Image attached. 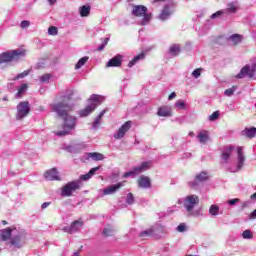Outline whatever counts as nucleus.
<instances>
[{
    "instance_id": "nucleus-1",
    "label": "nucleus",
    "mask_w": 256,
    "mask_h": 256,
    "mask_svg": "<svg viewBox=\"0 0 256 256\" xmlns=\"http://www.w3.org/2000/svg\"><path fill=\"white\" fill-rule=\"evenodd\" d=\"M27 239V233L23 230H17V228H6L1 232V241H9L12 247L16 249H21L23 243Z\"/></svg>"
},
{
    "instance_id": "nucleus-2",
    "label": "nucleus",
    "mask_w": 256,
    "mask_h": 256,
    "mask_svg": "<svg viewBox=\"0 0 256 256\" xmlns=\"http://www.w3.org/2000/svg\"><path fill=\"white\" fill-rule=\"evenodd\" d=\"M51 109L53 113H57L60 117L64 118V129H75L77 119L68 114V111H71V106L65 102H60L58 104H52Z\"/></svg>"
},
{
    "instance_id": "nucleus-3",
    "label": "nucleus",
    "mask_w": 256,
    "mask_h": 256,
    "mask_svg": "<svg viewBox=\"0 0 256 256\" xmlns=\"http://www.w3.org/2000/svg\"><path fill=\"white\" fill-rule=\"evenodd\" d=\"M233 153L237 154V166L234 169H231V173H237L243 169V165H245V155L243 154V147H238L235 149L234 146H226L222 151V160L224 163H227L231 157H233Z\"/></svg>"
},
{
    "instance_id": "nucleus-4",
    "label": "nucleus",
    "mask_w": 256,
    "mask_h": 256,
    "mask_svg": "<svg viewBox=\"0 0 256 256\" xmlns=\"http://www.w3.org/2000/svg\"><path fill=\"white\" fill-rule=\"evenodd\" d=\"M199 206V196L191 194L182 199V207L187 213L188 217H203V209L197 208Z\"/></svg>"
},
{
    "instance_id": "nucleus-5",
    "label": "nucleus",
    "mask_w": 256,
    "mask_h": 256,
    "mask_svg": "<svg viewBox=\"0 0 256 256\" xmlns=\"http://www.w3.org/2000/svg\"><path fill=\"white\" fill-rule=\"evenodd\" d=\"M26 53L27 52L25 50L21 49L13 50L11 52H4L0 54V65L2 63H9L15 59H21V57H25Z\"/></svg>"
},
{
    "instance_id": "nucleus-6",
    "label": "nucleus",
    "mask_w": 256,
    "mask_h": 256,
    "mask_svg": "<svg viewBox=\"0 0 256 256\" xmlns=\"http://www.w3.org/2000/svg\"><path fill=\"white\" fill-rule=\"evenodd\" d=\"M81 189V181L75 180L68 182L61 188L60 195L61 197H71L75 193V191H79Z\"/></svg>"
},
{
    "instance_id": "nucleus-7",
    "label": "nucleus",
    "mask_w": 256,
    "mask_h": 256,
    "mask_svg": "<svg viewBox=\"0 0 256 256\" xmlns=\"http://www.w3.org/2000/svg\"><path fill=\"white\" fill-rule=\"evenodd\" d=\"M151 169V162H142L141 165L134 167L131 171H128L123 174V178L127 179V177H137V175L144 173Z\"/></svg>"
},
{
    "instance_id": "nucleus-8",
    "label": "nucleus",
    "mask_w": 256,
    "mask_h": 256,
    "mask_svg": "<svg viewBox=\"0 0 256 256\" xmlns=\"http://www.w3.org/2000/svg\"><path fill=\"white\" fill-rule=\"evenodd\" d=\"M209 179V174L207 172H200L195 176V179L188 182V186L191 189H197L199 185L205 183Z\"/></svg>"
},
{
    "instance_id": "nucleus-9",
    "label": "nucleus",
    "mask_w": 256,
    "mask_h": 256,
    "mask_svg": "<svg viewBox=\"0 0 256 256\" xmlns=\"http://www.w3.org/2000/svg\"><path fill=\"white\" fill-rule=\"evenodd\" d=\"M125 185V182H118L114 185L107 186L105 189L100 190V197H105V195H115L121 187Z\"/></svg>"
},
{
    "instance_id": "nucleus-10",
    "label": "nucleus",
    "mask_w": 256,
    "mask_h": 256,
    "mask_svg": "<svg viewBox=\"0 0 256 256\" xmlns=\"http://www.w3.org/2000/svg\"><path fill=\"white\" fill-rule=\"evenodd\" d=\"M29 111H31V107L29 106L28 101L20 102L17 106V119H23L29 115Z\"/></svg>"
},
{
    "instance_id": "nucleus-11",
    "label": "nucleus",
    "mask_w": 256,
    "mask_h": 256,
    "mask_svg": "<svg viewBox=\"0 0 256 256\" xmlns=\"http://www.w3.org/2000/svg\"><path fill=\"white\" fill-rule=\"evenodd\" d=\"M81 227H83V221L76 220L72 222L70 226H66L63 228L64 233H77L78 231H81Z\"/></svg>"
},
{
    "instance_id": "nucleus-12",
    "label": "nucleus",
    "mask_w": 256,
    "mask_h": 256,
    "mask_svg": "<svg viewBox=\"0 0 256 256\" xmlns=\"http://www.w3.org/2000/svg\"><path fill=\"white\" fill-rule=\"evenodd\" d=\"M46 181H61L57 168H52L44 173Z\"/></svg>"
},
{
    "instance_id": "nucleus-13",
    "label": "nucleus",
    "mask_w": 256,
    "mask_h": 256,
    "mask_svg": "<svg viewBox=\"0 0 256 256\" xmlns=\"http://www.w3.org/2000/svg\"><path fill=\"white\" fill-rule=\"evenodd\" d=\"M157 115L158 117H173V109L168 105L160 106Z\"/></svg>"
},
{
    "instance_id": "nucleus-14",
    "label": "nucleus",
    "mask_w": 256,
    "mask_h": 256,
    "mask_svg": "<svg viewBox=\"0 0 256 256\" xmlns=\"http://www.w3.org/2000/svg\"><path fill=\"white\" fill-rule=\"evenodd\" d=\"M121 65H123V56L121 54H117L107 62L106 67H121Z\"/></svg>"
},
{
    "instance_id": "nucleus-15",
    "label": "nucleus",
    "mask_w": 256,
    "mask_h": 256,
    "mask_svg": "<svg viewBox=\"0 0 256 256\" xmlns=\"http://www.w3.org/2000/svg\"><path fill=\"white\" fill-rule=\"evenodd\" d=\"M147 11L148 9L146 6L136 5V6H133L132 15H134V17H143V15L147 13Z\"/></svg>"
},
{
    "instance_id": "nucleus-16",
    "label": "nucleus",
    "mask_w": 256,
    "mask_h": 256,
    "mask_svg": "<svg viewBox=\"0 0 256 256\" xmlns=\"http://www.w3.org/2000/svg\"><path fill=\"white\" fill-rule=\"evenodd\" d=\"M138 186L141 189H149L151 187V179L147 176H140L138 179Z\"/></svg>"
},
{
    "instance_id": "nucleus-17",
    "label": "nucleus",
    "mask_w": 256,
    "mask_h": 256,
    "mask_svg": "<svg viewBox=\"0 0 256 256\" xmlns=\"http://www.w3.org/2000/svg\"><path fill=\"white\" fill-rule=\"evenodd\" d=\"M83 149H85V144H83V143L73 144V145L66 147V151H68V153H81V151H83Z\"/></svg>"
},
{
    "instance_id": "nucleus-18",
    "label": "nucleus",
    "mask_w": 256,
    "mask_h": 256,
    "mask_svg": "<svg viewBox=\"0 0 256 256\" xmlns=\"http://www.w3.org/2000/svg\"><path fill=\"white\" fill-rule=\"evenodd\" d=\"M96 108L97 106H95V104H91L87 106L85 109L80 110L79 115L80 117H87L88 115H91V113H93V111H95Z\"/></svg>"
},
{
    "instance_id": "nucleus-19",
    "label": "nucleus",
    "mask_w": 256,
    "mask_h": 256,
    "mask_svg": "<svg viewBox=\"0 0 256 256\" xmlns=\"http://www.w3.org/2000/svg\"><path fill=\"white\" fill-rule=\"evenodd\" d=\"M169 17H171V9L169 8V5H166L162 10L159 19H161V21H165L169 19Z\"/></svg>"
},
{
    "instance_id": "nucleus-20",
    "label": "nucleus",
    "mask_w": 256,
    "mask_h": 256,
    "mask_svg": "<svg viewBox=\"0 0 256 256\" xmlns=\"http://www.w3.org/2000/svg\"><path fill=\"white\" fill-rule=\"evenodd\" d=\"M27 89H29V85L27 83L21 84L16 93L17 99H21V97H23L25 93H27Z\"/></svg>"
},
{
    "instance_id": "nucleus-21",
    "label": "nucleus",
    "mask_w": 256,
    "mask_h": 256,
    "mask_svg": "<svg viewBox=\"0 0 256 256\" xmlns=\"http://www.w3.org/2000/svg\"><path fill=\"white\" fill-rule=\"evenodd\" d=\"M80 16L82 17H89L91 15V6L90 5H83L79 8Z\"/></svg>"
},
{
    "instance_id": "nucleus-22",
    "label": "nucleus",
    "mask_w": 256,
    "mask_h": 256,
    "mask_svg": "<svg viewBox=\"0 0 256 256\" xmlns=\"http://www.w3.org/2000/svg\"><path fill=\"white\" fill-rule=\"evenodd\" d=\"M198 139L200 143H207L209 141V132L207 131H200L198 133Z\"/></svg>"
},
{
    "instance_id": "nucleus-23",
    "label": "nucleus",
    "mask_w": 256,
    "mask_h": 256,
    "mask_svg": "<svg viewBox=\"0 0 256 256\" xmlns=\"http://www.w3.org/2000/svg\"><path fill=\"white\" fill-rule=\"evenodd\" d=\"M242 135L243 137H247V139H253L256 136V129H244Z\"/></svg>"
},
{
    "instance_id": "nucleus-24",
    "label": "nucleus",
    "mask_w": 256,
    "mask_h": 256,
    "mask_svg": "<svg viewBox=\"0 0 256 256\" xmlns=\"http://www.w3.org/2000/svg\"><path fill=\"white\" fill-rule=\"evenodd\" d=\"M90 159H93V161H103L105 159V156L99 152H93L87 154Z\"/></svg>"
},
{
    "instance_id": "nucleus-25",
    "label": "nucleus",
    "mask_w": 256,
    "mask_h": 256,
    "mask_svg": "<svg viewBox=\"0 0 256 256\" xmlns=\"http://www.w3.org/2000/svg\"><path fill=\"white\" fill-rule=\"evenodd\" d=\"M169 53H171V55H174L175 57H177V55H179V53H181V46H179V44L171 45L169 48Z\"/></svg>"
},
{
    "instance_id": "nucleus-26",
    "label": "nucleus",
    "mask_w": 256,
    "mask_h": 256,
    "mask_svg": "<svg viewBox=\"0 0 256 256\" xmlns=\"http://www.w3.org/2000/svg\"><path fill=\"white\" fill-rule=\"evenodd\" d=\"M141 59H145V53H140L137 56H135L129 63L128 67H133L137 61H141Z\"/></svg>"
},
{
    "instance_id": "nucleus-27",
    "label": "nucleus",
    "mask_w": 256,
    "mask_h": 256,
    "mask_svg": "<svg viewBox=\"0 0 256 256\" xmlns=\"http://www.w3.org/2000/svg\"><path fill=\"white\" fill-rule=\"evenodd\" d=\"M230 40L232 41V43L234 45H239V43H241V41H243V36L241 34H234V35L230 36Z\"/></svg>"
},
{
    "instance_id": "nucleus-28",
    "label": "nucleus",
    "mask_w": 256,
    "mask_h": 256,
    "mask_svg": "<svg viewBox=\"0 0 256 256\" xmlns=\"http://www.w3.org/2000/svg\"><path fill=\"white\" fill-rule=\"evenodd\" d=\"M209 214L212 215V217H217V215H219V206L212 204L209 208Z\"/></svg>"
},
{
    "instance_id": "nucleus-29",
    "label": "nucleus",
    "mask_w": 256,
    "mask_h": 256,
    "mask_svg": "<svg viewBox=\"0 0 256 256\" xmlns=\"http://www.w3.org/2000/svg\"><path fill=\"white\" fill-rule=\"evenodd\" d=\"M105 113H107V110H103L97 117V119L95 120L93 127L94 129H97V127H99V125L101 124V120L103 119V115H105Z\"/></svg>"
},
{
    "instance_id": "nucleus-30",
    "label": "nucleus",
    "mask_w": 256,
    "mask_h": 256,
    "mask_svg": "<svg viewBox=\"0 0 256 256\" xmlns=\"http://www.w3.org/2000/svg\"><path fill=\"white\" fill-rule=\"evenodd\" d=\"M142 17L140 25H148L149 21H151L152 15L151 13L146 12Z\"/></svg>"
},
{
    "instance_id": "nucleus-31",
    "label": "nucleus",
    "mask_w": 256,
    "mask_h": 256,
    "mask_svg": "<svg viewBox=\"0 0 256 256\" xmlns=\"http://www.w3.org/2000/svg\"><path fill=\"white\" fill-rule=\"evenodd\" d=\"M87 61H89V57L85 56L82 57L77 64L75 65V69H81V67H83V65H85V63H87Z\"/></svg>"
},
{
    "instance_id": "nucleus-32",
    "label": "nucleus",
    "mask_w": 256,
    "mask_h": 256,
    "mask_svg": "<svg viewBox=\"0 0 256 256\" xmlns=\"http://www.w3.org/2000/svg\"><path fill=\"white\" fill-rule=\"evenodd\" d=\"M113 233H115V229H113L111 226H107L103 230V235H105V237H111Z\"/></svg>"
},
{
    "instance_id": "nucleus-33",
    "label": "nucleus",
    "mask_w": 256,
    "mask_h": 256,
    "mask_svg": "<svg viewBox=\"0 0 256 256\" xmlns=\"http://www.w3.org/2000/svg\"><path fill=\"white\" fill-rule=\"evenodd\" d=\"M31 73V70H25L22 73H19L15 78L14 81H17L19 79H25V77H27V75H29Z\"/></svg>"
},
{
    "instance_id": "nucleus-34",
    "label": "nucleus",
    "mask_w": 256,
    "mask_h": 256,
    "mask_svg": "<svg viewBox=\"0 0 256 256\" xmlns=\"http://www.w3.org/2000/svg\"><path fill=\"white\" fill-rule=\"evenodd\" d=\"M175 107H176V109H182V110L187 109V105L185 104V101H183V100L176 101Z\"/></svg>"
},
{
    "instance_id": "nucleus-35",
    "label": "nucleus",
    "mask_w": 256,
    "mask_h": 256,
    "mask_svg": "<svg viewBox=\"0 0 256 256\" xmlns=\"http://www.w3.org/2000/svg\"><path fill=\"white\" fill-rule=\"evenodd\" d=\"M125 133H127V130L125 129H120L118 132L114 135L115 139H123L125 137Z\"/></svg>"
},
{
    "instance_id": "nucleus-36",
    "label": "nucleus",
    "mask_w": 256,
    "mask_h": 256,
    "mask_svg": "<svg viewBox=\"0 0 256 256\" xmlns=\"http://www.w3.org/2000/svg\"><path fill=\"white\" fill-rule=\"evenodd\" d=\"M57 137H65L69 135L71 132L69 130H58L54 132Z\"/></svg>"
},
{
    "instance_id": "nucleus-37",
    "label": "nucleus",
    "mask_w": 256,
    "mask_h": 256,
    "mask_svg": "<svg viewBox=\"0 0 256 256\" xmlns=\"http://www.w3.org/2000/svg\"><path fill=\"white\" fill-rule=\"evenodd\" d=\"M151 235H153V230L148 229L140 232L139 237H142V239H144V237H151Z\"/></svg>"
},
{
    "instance_id": "nucleus-38",
    "label": "nucleus",
    "mask_w": 256,
    "mask_h": 256,
    "mask_svg": "<svg viewBox=\"0 0 256 256\" xmlns=\"http://www.w3.org/2000/svg\"><path fill=\"white\" fill-rule=\"evenodd\" d=\"M221 115V113L219 112V110L213 112L210 116H209V121H217V119H219V116Z\"/></svg>"
},
{
    "instance_id": "nucleus-39",
    "label": "nucleus",
    "mask_w": 256,
    "mask_h": 256,
    "mask_svg": "<svg viewBox=\"0 0 256 256\" xmlns=\"http://www.w3.org/2000/svg\"><path fill=\"white\" fill-rule=\"evenodd\" d=\"M242 237L243 239H253V232H251V230H245L242 233Z\"/></svg>"
},
{
    "instance_id": "nucleus-40",
    "label": "nucleus",
    "mask_w": 256,
    "mask_h": 256,
    "mask_svg": "<svg viewBox=\"0 0 256 256\" xmlns=\"http://www.w3.org/2000/svg\"><path fill=\"white\" fill-rule=\"evenodd\" d=\"M236 89H237V86H233L230 89H226L224 92V95H226V97H231V95H233V93H235Z\"/></svg>"
},
{
    "instance_id": "nucleus-41",
    "label": "nucleus",
    "mask_w": 256,
    "mask_h": 256,
    "mask_svg": "<svg viewBox=\"0 0 256 256\" xmlns=\"http://www.w3.org/2000/svg\"><path fill=\"white\" fill-rule=\"evenodd\" d=\"M127 205H133L135 203V198L133 197V193H128L126 198Z\"/></svg>"
},
{
    "instance_id": "nucleus-42",
    "label": "nucleus",
    "mask_w": 256,
    "mask_h": 256,
    "mask_svg": "<svg viewBox=\"0 0 256 256\" xmlns=\"http://www.w3.org/2000/svg\"><path fill=\"white\" fill-rule=\"evenodd\" d=\"M176 230L179 233H185V231H187V225H185V223H181L177 226Z\"/></svg>"
},
{
    "instance_id": "nucleus-43",
    "label": "nucleus",
    "mask_w": 256,
    "mask_h": 256,
    "mask_svg": "<svg viewBox=\"0 0 256 256\" xmlns=\"http://www.w3.org/2000/svg\"><path fill=\"white\" fill-rule=\"evenodd\" d=\"M49 79H51V74L46 73L40 77L41 83H47L49 82Z\"/></svg>"
},
{
    "instance_id": "nucleus-44",
    "label": "nucleus",
    "mask_w": 256,
    "mask_h": 256,
    "mask_svg": "<svg viewBox=\"0 0 256 256\" xmlns=\"http://www.w3.org/2000/svg\"><path fill=\"white\" fill-rule=\"evenodd\" d=\"M57 33H59L57 27L55 26H50L48 28V35H57Z\"/></svg>"
},
{
    "instance_id": "nucleus-45",
    "label": "nucleus",
    "mask_w": 256,
    "mask_h": 256,
    "mask_svg": "<svg viewBox=\"0 0 256 256\" xmlns=\"http://www.w3.org/2000/svg\"><path fill=\"white\" fill-rule=\"evenodd\" d=\"M109 43V38H104V42L97 48V51H103L107 44Z\"/></svg>"
},
{
    "instance_id": "nucleus-46",
    "label": "nucleus",
    "mask_w": 256,
    "mask_h": 256,
    "mask_svg": "<svg viewBox=\"0 0 256 256\" xmlns=\"http://www.w3.org/2000/svg\"><path fill=\"white\" fill-rule=\"evenodd\" d=\"M193 77H195V79H199V77H201V68H196L193 72H192Z\"/></svg>"
},
{
    "instance_id": "nucleus-47",
    "label": "nucleus",
    "mask_w": 256,
    "mask_h": 256,
    "mask_svg": "<svg viewBox=\"0 0 256 256\" xmlns=\"http://www.w3.org/2000/svg\"><path fill=\"white\" fill-rule=\"evenodd\" d=\"M29 25H31V22H29V20H23V21L20 23L21 29H27V27H29Z\"/></svg>"
},
{
    "instance_id": "nucleus-48",
    "label": "nucleus",
    "mask_w": 256,
    "mask_h": 256,
    "mask_svg": "<svg viewBox=\"0 0 256 256\" xmlns=\"http://www.w3.org/2000/svg\"><path fill=\"white\" fill-rule=\"evenodd\" d=\"M133 126V122L132 121H127L125 122L120 129H131V127Z\"/></svg>"
},
{
    "instance_id": "nucleus-49",
    "label": "nucleus",
    "mask_w": 256,
    "mask_h": 256,
    "mask_svg": "<svg viewBox=\"0 0 256 256\" xmlns=\"http://www.w3.org/2000/svg\"><path fill=\"white\" fill-rule=\"evenodd\" d=\"M228 11L230 13H235L237 11V7L235 6V4L231 3L228 5Z\"/></svg>"
},
{
    "instance_id": "nucleus-50",
    "label": "nucleus",
    "mask_w": 256,
    "mask_h": 256,
    "mask_svg": "<svg viewBox=\"0 0 256 256\" xmlns=\"http://www.w3.org/2000/svg\"><path fill=\"white\" fill-rule=\"evenodd\" d=\"M99 169H101V166L94 167V168L90 169L88 174L90 175V177H93V175H95L96 171H99Z\"/></svg>"
},
{
    "instance_id": "nucleus-51",
    "label": "nucleus",
    "mask_w": 256,
    "mask_h": 256,
    "mask_svg": "<svg viewBox=\"0 0 256 256\" xmlns=\"http://www.w3.org/2000/svg\"><path fill=\"white\" fill-rule=\"evenodd\" d=\"M91 175L89 174V172L88 173H86V174H84V175H81L80 176V179H81V181H89V179H91Z\"/></svg>"
},
{
    "instance_id": "nucleus-52",
    "label": "nucleus",
    "mask_w": 256,
    "mask_h": 256,
    "mask_svg": "<svg viewBox=\"0 0 256 256\" xmlns=\"http://www.w3.org/2000/svg\"><path fill=\"white\" fill-rule=\"evenodd\" d=\"M239 201H240L239 198H234V199L228 200L227 203H228V205L233 206V205H237V203H239Z\"/></svg>"
},
{
    "instance_id": "nucleus-53",
    "label": "nucleus",
    "mask_w": 256,
    "mask_h": 256,
    "mask_svg": "<svg viewBox=\"0 0 256 256\" xmlns=\"http://www.w3.org/2000/svg\"><path fill=\"white\" fill-rule=\"evenodd\" d=\"M223 15V11H217L216 13L211 15V19H217V17H221Z\"/></svg>"
},
{
    "instance_id": "nucleus-54",
    "label": "nucleus",
    "mask_w": 256,
    "mask_h": 256,
    "mask_svg": "<svg viewBox=\"0 0 256 256\" xmlns=\"http://www.w3.org/2000/svg\"><path fill=\"white\" fill-rule=\"evenodd\" d=\"M175 97H177V93L172 92V93L168 96V101H173V99H175Z\"/></svg>"
},
{
    "instance_id": "nucleus-55",
    "label": "nucleus",
    "mask_w": 256,
    "mask_h": 256,
    "mask_svg": "<svg viewBox=\"0 0 256 256\" xmlns=\"http://www.w3.org/2000/svg\"><path fill=\"white\" fill-rule=\"evenodd\" d=\"M49 205H51V202H44L42 205H41V209H47L49 207Z\"/></svg>"
},
{
    "instance_id": "nucleus-56",
    "label": "nucleus",
    "mask_w": 256,
    "mask_h": 256,
    "mask_svg": "<svg viewBox=\"0 0 256 256\" xmlns=\"http://www.w3.org/2000/svg\"><path fill=\"white\" fill-rule=\"evenodd\" d=\"M249 219H256V209L250 213Z\"/></svg>"
},
{
    "instance_id": "nucleus-57",
    "label": "nucleus",
    "mask_w": 256,
    "mask_h": 256,
    "mask_svg": "<svg viewBox=\"0 0 256 256\" xmlns=\"http://www.w3.org/2000/svg\"><path fill=\"white\" fill-rule=\"evenodd\" d=\"M90 101H99V95H93L91 98H90Z\"/></svg>"
},
{
    "instance_id": "nucleus-58",
    "label": "nucleus",
    "mask_w": 256,
    "mask_h": 256,
    "mask_svg": "<svg viewBox=\"0 0 256 256\" xmlns=\"http://www.w3.org/2000/svg\"><path fill=\"white\" fill-rule=\"evenodd\" d=\"M250 199L252 201H256V192L250 196Z\"/></svg>"
},
{
    "instance_id": "nucleus-59",
    "label": "nucleus",
    "mask_w": 256,
    "mask_h": 256,
    "mask_svg": "<svg viewBox=\"0 0 256 256\" xmlns=\"http://www.w3.org/2000/svg\"><path fill=\"white\" fill-rule=\"evenodd\" d=\"M50 5H55V3H57V0H48Z\"/></svg>"
},
{
    "instance_id": "nucleus-60",
    "label": "nucleus",
    "mask_w": 256,
    "mask_h": 256,
    "mask_svg": "<svg viewBox=\"0 0 256 256\" xmlns=\"http://www.w3.org/2000/svg\"><path fill=\"white\" fill-rule=\"evenodd\" d=\"M71 256H81V255H79V251H76V252H74L73 255H71Z\"/></svg>"
},
{
    "instance_id": "nucleus-61",
    "label": "nucleus",
    "mask_w": 256,
    "mask_h": 256,
    "mask_svg": "<svg viewBox=\"0 0 256 256\" xmlns=\"http://www.w3.org/2000/svg\"><path fill=\"white\" fill-rule=\"evenodd\" d=\"M2 224H3V225H7V221L3 220V221H2Z\"/></svg>"
},
{
    "instance_id": "nucleus-62",
    "label": "nucleus",
    "mask_w": 256,
    "mask_h": 256,
    "mask_svg": "<svg viewBox=\"0 0 256 256\" xmlns=\"http://www.w3.org/2000/svg\"><path fill=\"white\" fill-rule=\"evenodd\" d=\"M250 129H256V127H251Z\"/></svg>"
},
{
    "instance_id": "nucleus-63",
    "label": "nucleus",
    "mask_w": 256,
    "mask_h": 256,
    "mask_svg": "<svg viewBox=\"0 0 256 256\" xmlns=\"http://www.w3.org/2000/svg\"><path fill=\"white\" fill-rule=\"evenodd\" d=\"M157 1H163V0H157Z\"/></svg>"
}]
</instances>
